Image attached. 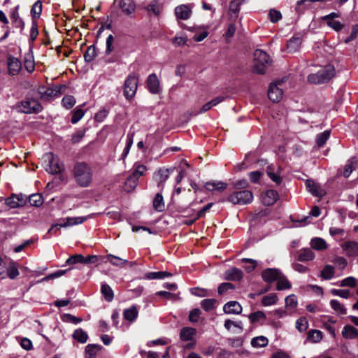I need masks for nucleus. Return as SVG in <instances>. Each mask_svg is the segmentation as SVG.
I'll use <instances>...</instances> for the list:
<instances>
[{
  "label": "nucleus",
  "instance_id": "nucleus-1",
  "mask_svg": "<svg viewBox=\"0 0 358 358\" xmlns=\"http://www.w3.org/2000/svg\"><path fill=\"white\" fill-rule=\"evenodd\" d=\"M73 176L76 183L80 187H89L93 179L92 169L87 163L78 162L73 168Z\"/></svg>",
  "mask_w": 358,
  "mask_h": 358
},
{
  "label": "nucleus",
  "instance_id": "nucleus-2",
  "mask_svg": "<svg viewBox=\"0 0 358 358\" xmlns=\"http://www.w3.org/2000/svg\"><path fill=\"white\" fill-rule=\"evenodd\" d=\"M35 92H29L25 99L16 105V109L23 113H38L41 111V103L34 98Z\"/></svg>",
  "mask_w": 358,
  "mask_h": 358
},
{
  "label": "nucleus",
  "instance_id": "nucleus-3",
  "mask_svg": "<svg viewBox=\"0 0 358 358\" xmlns=\"http://www.w3.org/2000/svg\"><path fill=\"white\" fill-rule=\"evenodd\" d=\"M336 70L332 64H327L320 69L317 73L308 76V81L310 83L319 85L328 83L334 77Z\"/></svg>",
  "mask_w": 358,
  "mask_h": 358
},
{
  "label": "nucleus",
  "instance_id": "nucleus-4",
  "mask_svg": "<svg viewBox=\"0 0 358 358\" xmlns=\"http://www.w3.org/2000/svg\"><path fill=\"white\" fill-rule=\"evenodd\" d=\"M271 63L270 56L266 52L259 49L255 51L253 59V71L255 73L264 74Z\"/></svg>",
  "mask_w": 358,
  "mask_h": 358
},
{
  "label": "nucleus",
  "instance_id": "nucleus-5",
  "mask_svg": "<svg viewBox=\"0 0 358 358\" xmlns=\"http://www.w3.org/2000/svg\"><path fill=\"white\" fill-rule=\"evenodd\" d=\"M253 200V194L249 190L236 191L230 194L228 201L233 204L245 205Z\"/></svg>",
  "mask_w": 358,
  "mask_h": 358
},
{
  "label": "nucleus",
  "instance_id": "nucleus-6",
  "mask_svg": "<svg viewBox=\"0 0 358 358\" xmlns=\"http://www.w3.org/2000/svg\"><path fill=\"white\" fill-rule=\"evenodd\" d=\"M138 76L136 73L130 74L125 80L124 95L127 99H131L136 94L138 87Z\"/></svg>",
  "mask_w": 358,
  "mask_h": 358
},
{
  "label": "nucleus",
  "instance_id": "nucleus-7",
  "mask_svg": "<svg viewBox=\"0 0 358 358\" xmlns=\"http://www.w3.org/2000/svg\"><path fill=\"white\" fill-rule=\"evenodd\" d=\"M27 201L26 195L20 194H12L5 199V204L10 208H17L25 206Z\"/></svg>",
  "mask_w": 358,
  "mask_h": 358
},
{
  "label": "nucleus",
  "instance_id": "nucleus-8",
  "mask_svg": "<svg viewBox=\"0 0 358 358\" xmlns=\"http://www.w3.org/2000/svg\"><path fill=\"white\" fill-rule=\"evenodd\" d=\"M133 172L132 174L129 176L127 179V184H128L129 182H132L133 187H136L137 185V182L138 178L143 176L144 173L147 171V167L141 164L135 163L133 166Z\"/></svg>",
  "mask_w": 358,
  "mask_h": 358
},
{
  "label": "nucleus",
  "instance_id": "nucleus-9",
  "mask_svg": "<svg viewBox=\"0 0 358 358\" xmlns=\"http://www.w3.org/2000/svg\"><path fill=\"white\" fill-rule=\"evenodd\" d=\"M282 80H278L271 83L268 90V96L273 102H278L282 97V90L279 87Z\"/></svg>",
  "mask_w": 358,
  "mask_h": 358
},
{
  "label": "nucleus",
  "instance_id": "nucleus-10",
  "mask_svg": "<svg viewBox=\"0 0 358 358\" xmlns=\"http://www.w3.org/2000/svg\"><path fill=\"white\" fill-rule=\"evenodd\" d=\"M105 262L110 263L113 266L122 268L124 265L129 267H133L136 265V262H129L127 259H122L117 256L108 254L104 257Z\"/></svg>",
  "mask_w": 358,
  "mask_h": 358
},
{
  "label": "nucleus",
  "instance_id": "nucleus-11",
  "mask_svg": "<svg viewBox=\"0 0 358 358\" xmlns=\"http://www.w3.org/2000/svg\"><path fill=\"white\" fill-rule=\"evenodd\" d=\"M177 19L187 20L192 14V6L191 4H182L178 6L174 10Z\"/></svg>",
  "mask_w": 358,
  "mask_h": 358
},
{
  "label": "nucleus",
  "instance_id": "nucleus-12",
  "mask_svg": "<svg viewBox=\"0 0 358 358\" xmlns=\"http://www.w3.org/2000/svg\"><path fill=\"white\" fill-rule=\"evenodd\" d=\"M47 156L49 159V164L46 171L51 174L60 173L64 169L63 164L59 159L54 157L52 153H48Z\"/></svg>",
  "mask_w": 358,
  "mask_h": 358
},
{
  "label": "nucleus",
  "instance_id": "nucleus-13",
  "mask_svg": "<svg viewBox=\"0 0 358 358\" xmlns=\"http://www.w3.org/2000/svg\"><path fill=\"white\" fill-rule=\"evenodd\" d=\"M150 17H159L162 13L163 7L158 0L150 1L147 6L143 7Z\"/></svg>",
  "mask_w": 358,
  "mask_h": 358
},
{
  "label": "nucleus",
  "instance_id": "nucleus-14",
  "mask_svg": "<svg viewBox=\"0 0 358 358\" xmlns=\"http://www.w3.org/2000/svg\"><path fill=\"white\" fill-rule=\"evenodd\" d=\"M85 220H87V217H66L63 220L62 222L57 223L56 224H53L51 228L48 230V233H50L53 231L55 227H66L69 226H73L78 224L83 223Z\"/></svg>",
  "mask_w": 358,
  "mask_h": 358
},
{
  "label": "nucleus",
  "instance_id": "nucleus-15",
  "mask_svg": "<svg viewBox=\"0 0 358 358\" xmlns=\"http://www.w3.org/2000/svg\"><path fill=\"white\" fill-rule=\"evenodd\" d=\"M281 273L278 268H268L262 271V278L264 282L272 283L280 278Z\"/></svg>",
  "mask_w": 358,
  "mask_h": 358
},
{
  "label": "nucleus",
  "instance_id": "nucleus-16",
  "mask_svg": "<svg viewBox=\"0 0 358 358\" xmlns=\"http://www.w3.org/2000/svg\"><path fill=\"white\" fill-rule=\"evenodd\" d=\"M7 64L9 74L12 76L17 75L22 69L20 61L13 56L8 57Z\"/></svg>",
  "mask_w": 358,
  "mask_h": 358
},
{
  "label": "nucleus",
  "instance_id": "nucleus-17",
  "mask_svg": "<svg viewBox=\"0 0 358 358\" xmlns=\"http://www.w3.org/2000/svg\"><path fill=\"white\" fill-rule=\"evenodd\" d=\"M266 173L268 178L277 185L282 182L280 176V167L278 166L270 165L266 169Z\"/></svg>",
  "mask_w": 358,
  "mask_h": 358
},
{
  "label": "nucleus",
  "instance_id": "nucleus-18",
  "mask_svg": "<svg viewBox=\"0 0 358 358\" xmlns=\"http://www.w3.org/2000/svg\"><path fill=\"white\" fill-rule=\"evenodd\" d=\"M342 248L348 257L358 256V243L348 241L342 244Z\"/></svg>",
  "mask_w": 358,
  "mask_h": 358
},
{
  "label": "nucleus",
  "instance_id": "nucleus-19",
  "mask_svg": "<svg viewBox=\"0 0 358 358\" xmlns=\"http://www.w3.org/2000/svg\"><path fill=\"white\" fill-rule=\"evenodd\" d=\"M279 195L277 191L269 189L262 194V202L265 206H272L277 201Z\"/></svg>",
  "mask_w": 358,
  "mask_h": 358
},
{
  "label": "nucleus",
  "instance_id": "nucleus-20",
  "mask_svg": "<svg viewBox=\"0 0 358 358\" xmlns=\"http://www.w3.org/2000/svg\"><path fill=\"white\" fill-rule=\"evenodd\" d=\"M306 187L309 192L313 196L322 197L324 194V191L321 187L312 180H307L306 181Z\"/></svg>",
  "mask_w": 358,
  "mask_h": 358
},
{
  "label": "nucleus",
  "instance_id": "nucleus-21",
  "mask_svg": "<svg viewBox=\"0 0 358 358\" xmlns=\"http://www.w3.org/2000/svg\"><path fill=\"white\" fill-rule=\"evenodd\" d=\"M243 273L238 268L233 267L224 272V279L232 281H239L243 278Z\"/></svg>",
  "mask_w": 358,
  "mask_h": 358
},
{
  "label": "nucleus",
  "instance_id": "nucleus-22",
  "mask_svg": "<svg viewBox=\"0 0 358 358\" xmlns=\"http://www.w3.org/2000/svg\"><path fill=\"white\" fill-rule=\"evenodd\" d=\"M242 306L240 303L235 301L227 302L223 307V310L227 314H236L238 315L242 312Z\"/></svg>",
  "mask_w": 358,
  "mask_h": 358
},
{
  "label": "nucleus",
  "instance_id": "nucleus-23",
  "mask_svg": "<svg viewBox=\"0 0 358 358\" xmlns=\"http://www.w3.org/2000/svg\"><path fill=\"white\" fill-rule=\"evenodd\" d=\"M169 176V170L168 169L161 168L154 173V179L157 182L159 187L163 188L164 183Z\"/></svg>",
  "mask_w": 358,
  "mask_h": 358
},
{
  "label": "nucleus",
  "instance_id": "nucleus-24",
  "mask_svg": "<svg viewBox=\"0 0 358 358\" xmlns=\"http://www.w3.org/2000/svg\"><path fill=\"white\" fill-rule=\"evenodd\" d=\"M204 187L209 192L217 191L221 192L227 188V184L222 181L213 180L206 182Z\"/></svg>",
  "mask_w": 358,
  "mask_h": 358
},
{
  "label": "nucleus",
  "instance_id": "nucleus-25",
  "mask_svg": "<svg viewBox=\"0 0 358 358\" xmlns=\"http://www.w3.org/2000/svg\"><path fill=\"white\" fill-rule=\"evenodd\" d=\"M147 85L152 94H157L159 92V81L155 73L149 75L147 79Z\"/></svg>",
  "mask_w": 358,
  "mask_h": 358
},
{
  "label": "nucleus",
  "instance_id": "nucleus-26",
  "mask_svg": "<svg viewBox=\"0 0 358 358\" xmlns=\"http://www.w3.org/2000/svg\"><path fill=\"white\" fill-rule=\"evenodd\" d=\"M296 259L300 262H308L315 258V254L310 248H302L297 251Z\"/></svg>",
  "mask_w": 358,
  "mask_h": 358
},
{
  "label": "nucleus",
  "instance_id": "nucleus-27",
  "mask_svg": "<svg viewBox=\"0 0 358 358\" xmlns=\"http://www.w3.org/2000/svg\"><path fill=\"white\" fill-rule=\"evenodd\" d=\"M357 164L358 161L355 157L350 158L344 166V171L342 173L343 176L348 178L352 172L357 169Z\"/></svg>",
  "mask_w": 358,
  "mask_h": 358
},
{
  "label": "nucleus",
  "instance_id": "nucleus-28",
  "mask_svg": "<svg viewBox=\"0 0 358 358\" xmlns=\"http://www.w3.org/2000/svg\"><path fill=\"white\" fill-rule=\"evenodd\" d=\"M120 8L126 15H131L136 10V3L134 0H121Z\"/></svg>",
  "mask_w": 358,
  "mask_h": 358
},
{
  "label": "nucleus",
  "instance_id": "nucleus-29",
  "mask_svg": "<svg viewBox=\"0 0 358 358\" xmlns=\"http://www.w3.org/2000/svg\"><path fill=\"white\" fill-rule=\"evenodd\" d=\"M196 334V329L193 327H183L180 332V338L182 341H192Z\"/></svg>",
  "mask_w": 358,
  "mask_h": 358
},
{
  "label": "nucleus",
  "instance_id": "nucleus-30",
  "mask_svg": "<svg viewBox=\"0 0 358 358\" xmlns=\"http://www.w3.org/2000/svg\"><path fill=\"white\" fill-rule=\"evenodd\" d=\"M302 39L299 36H294L287 43V50L289 52H295L300 48Z\"/></svg>",
  "mask_w": 358,
  "mask_h": 358
},
{
  "label": "nucleus",
  "instance_id": "nucleus-31",
  "mask_svg": "<svg viewBox=\"0 0 358 358\" xmlns=\"http://www.w3.org/2000/svg\"><path fill=\"white\" fill-rule=\"evenodd\" d=\"M342 336L345 339H355L358 337V329L350 324H347L342 330Z\"/></svg>",
  "mask_w": 358,
  "mask_h": 358
},
{
  "label": "nucleus",
  "instance_id": "nucleus-32",
  "mask_svg": "<svg viewBox=\"0 0 358 358\" xmlns=\"http://www.w3.org/2000/svg\"><path fill=\"white\" fill-rule=\"evenodd\" d=\"M323 338L322 332L317 329H311L307 334L306 341L312 343H320Z\"/></svg>",
  "mask_w": 358,
  "mask_h": 358
},
{
  "label": "nucleus",
  "instance_id": "nucleus-33",
  "mask_svg": "<svg viewBox=\"0 0 358 358\" xmlns=\"http://www.w3.org/2000/svg\"><path fill=\"white\" fill-rule=\"evenodd\" d=\"M6 277L10 279H15L19 275L20 272L15 262H10L6 269Z\"/></svg>",
  "mask_w": 358,
  "mask_h": 358
},
{
  "label": "nucleus",
  "instance_id": "nucleus-34",
  "mask_svg": "<svg viewBox=\"0 0 358 358\" xmlns=\"http://www.w3.org/2000/svg\"><path fill=\"white\" fill-rule=\"evenodd\" d=\"M153 208L157 212H162L165 209V204L161 193H157L153 199Z\"/></svg>",
  "mask_w": 358,
  "mask_h": 358
},
{
  "label": "nucleus",
  "instance_id": "nucleus-35",
  "mask_svg": "<svg viewBox=\"0 0 358 358\" xmlns=\"http://www.w3.org/2000/svg\"><path fill=\"white\" fill-rule=\"evenodd\" d=\"M171 275L172 274L167 271L148 272L145 274V278L147 280L164 279Z\"/></svg>",
  "mask_w": 358,
  "mask_h": 358
},
{
  "label": "nucleus",
  "instance_id": "nucleus-36",
  "mask_svg": "<svg viewBox=\"0 0 358 358\" xmlns=\"http://www.w3.org/2000/svg\"><path fill=\"white\" fill-rule=\"evenodd\" d=\"M101 292L104 296V299L110 302L114 298V293L111 287L106 282H102L101 286Z\"/></svg>",
  "mask_w": 358,
  "mask_h": 358
},
{
  "label": "nucleus",
  "instance_id": "nucleus-37",
  "mask_svg": "<svg viewBox=\"0 0 358 358\" xmlns=\"http://www.w3.org/2000/svg\"><path fill=\"white\" fill-rule=\"evenodd\" d=\"M310 245L313 249L322 250L327 248L326 241L322 238H314L311 239Z\"/></svg>",
  "mask_w": 358,
  "mask_h": 358
},
{
  "label": "nucleus",
  "instance_id": "nucleus-38",
  "mask_svg": "<svg viewBox=\"0 0 358 358\" xmlns=\"http://www.w3.org/2000/svg\"><path fill=\"white\" fill-rule=\"evenodd\" d=\"M241 262L245 264L243 266L244 269L247 273H251L258 266L257 261L250 259V258H243Z\"/></svg>",
  "mask_w": 358,
  "mask_h": 358
},
{
  "label": "nucleus",
  "instance_id": "nucleus-39",
  "mask_svg": "<svg viewBox=\"0 0 358 358\" xmlns=\"http://www.w3.org/2000/svg\"><path fill=\"white\" fill-rule=\"evenodd\" d=\"M138 314V311L135 306L125 309L124 311V318L129 322H134L137 318Z\"/></svg>",
  "mask_w": 358,
  "mask_h": 358
},
{
  "label": "nucleus",
  "instance_id": "nucleus-40",
  "mask_svg": "<svg viewBox=\"0 0 358 358\" xmlns=\"http://www.w3.org/2000/svg\"><path fill=\"white\" fill-rule=\"evenodd\" d=\"M72 337L73 339L81 343H86L88 339L87 334L80 328L74 331L73 334H72Z\"/></svg>",
  "mask_w": 358,
  "mask_h": 358
},
{
  "label": "nucleus",
  "instance_id": "nucleus-41",
  "mask_svg": "<svg viewBox=\"0 0 358 358\" xmlns=\"http://www.w3.org/2000/svg\"><path fill=\"white\" fill-rule=\"evenodd\" d=\"M101 349V345L98 344H89L85 348L86 355L89 358H94L98 352Z\"/></svg>",
  "mask_w": 358,
  "mask_h": 358
},
{
  "label": "nucleus",
  "instance_id": "nucleus-42",
  "mask_svg": "<svg viewBox=\"0 0 358 358\" xmlns=\"http://www.w3.org/2000/svg\"><path fill=\"white\" fill-rule=\"evenodd\" d=\"M276 289L278 290L289 289L291 288V283L287 278L281 273L278 279H277Z\"/></svg>",
  "mask_w": 358,
  "mask_h": 358
},
{
  "label": "nucleus",
  "instance_id": "nucleus-43",
  "mask_svg": "<svg viewBox=\"0 0 358 358\" xmlns=\"http://www.w3.org/2000/svg\"><path fill=\"white\" fill-rule=\"evenodd\" d=\"M53 93L54 90L52 88L45 86H40L37 92V94H40L41 98L45 100H48L52 97Z\"/></svg>",
  "mask_w": 358,
  "mask_h": 358
},
{
  "label": "nucleus",
  "instance_id": "nucleus-44",
  "mask_svg": "<svg viewBox=\"0 0 358 358\" xmlns=\"http://www.w3.org/2000/svg\"><path fill=\"white\" fill-rule=\"evenodd\" d=\"M42 12V2L41 1H36L31 7V15L33 20L38 19Z\"/></svg>",
  "mask_w": 358,
  "mask_h": 358
},
{
  "label": "nucleus",
  "instance_id": "nucleus-45",
  "mask_svg": "<svg viewBox=\"0 0 358 358\" xmlns=\"http://www.w3.org/2000/svg\"><path fill=\"white\" fill-rule=\"evenodd\" d=\"M31 206L38 207L43 203V199L40 194H32L27 198Z\"/></svg>",
  "mask_w": 358,
  "mask_h": 358
},
{
  "label": "nucleus",
  "instance_id": "nucleus-46",
  "mask_svg": "<svg viewBox=\"0 0 358 358\" xmlns=\"http://www.w3.org/2000/svg\"><path fill=\"white\" fill-rule=\"evenodd\" d=\"M278 301V296L276 294H269L264 296L262 299V304L264 306L274 305Z\"/></svg>",
  "mask_w": 358,
  "mask_h": 358
},
{
  "label": "nucleus",
  "instance_id": "nucleus-47",
  "mask_svg": "<svg viewBox=\"0 0 358 358\" xmlns=\"http://www.w3.org/2000/svg\"><path fill=\"white\" fill-rule=\"evenodd\" d=\"M308 327V321L305 317H300L296 322V329L299 332H305Z\"/></svg>",
  "mask_w": 358,
  "mask_h": 358
},
{
  "label": "nucleus",
  "instance_id": "nucleus-48",
  "mask_svg": "<svg viewBox=\"0 0 358 358\" xmlns=\"http://www.w3.org/2000/svg\"><path fill=\"white\" fill-rule=\"evenodd\" d=\"M334 267L331 265H326L321 271L320 276L324 280H330L334 275Z\"/></svg>",
  "mask_w": 358,
  "mask_h": 358
},
{
  "label": "nucleus",
  "instance_id": "nucleus-49",
  "mask_svg": "<svg viewBox=\"0 0 358 358\" xmlns=\"http://www.w3.org/2000/svg\"><path fill=\"white\" fill-rule=\"evenodd\" d=\"M216 303L217 301L215 299H206L201 301V306L204 310L210 311L215 308Z\"/></svg>",
  "mask_w": 358,
  "mask_h": 358
},
{
  "label": "nucleus",
  "instance_id": "nucleus-50",
  "mask_svg": "<svg viewBox=\"0 0 358 358\" xmlns=\"http://www.w3.org/2000/svg\"><path fill=\"white\" fill-rule=\"evenodd\" d=\"M96 50L94 45H90L87 48V50L84 54V58L85 62H91L96 57Z\"/></svg>",
  "mask_w": 358,
  "mask_h": 358
},
{
  "label": "nucleus",
  "instance_id": "nucleus-51",
  "mask_svg": "<svg viewBox=\"0 0 358 358\" xmlns=\"http://www.w3.org/2000/svg\"><path fill=\"white\" fill-rule=\"evenodd\" d=\"M331 307L338 314L345 315L347 313L346 308L338 301L331 299L330 301Z\"/></svg>",
  "mask_w": 358,
  "mask_h": 358
},
{
  "label": "nucleus",
  "instance_id": "nucleus-52",
  "mask_svg": "<svg viewBox=\"0 0 358 358\" xmlns=\"http://www.w3.org/2000/svg\"><path fill=\"white\" fill-rule=\"evenodd\" d=\"M268 343V341L267 338L263 336L255 337L251 341L252 345L255 348L265 347Z\"/></svg>",
  "mask_w": 358,
  "mask_h": 358
},
{
  "label": "nucleus",
  "instance_id": "nucleus-53",
  "mask_svg": "<svg viewBox=\"0 0 358 358\" xmlns=\"http://www.w3.org/2000/svg\"><path fill=\"white\" fill-rule=\"evenodd\" d=\"M286 308L293 309L297 306V298L294 294H290L285 299Z\"/></svg>",
  "mask_w": 358,
  "mask_h": 358
},
{
  "label": "nucleus",
  "instance_id": "nucleus-54",
  "mask_svg": "<svg viewBox=\"0 0 358 358\" xmlns=\"http://www.w3.org/2000/svg\"><path fill=\"white\" fill-rule=\"evenodd\" d=\"M330 136V131H324V132L318 134L317 136L316 142L319 147L323 146L325 143L327 142V139L329 138Z\"/></svg>",
  "mask_w": 358,
  "mask_h": 358
},
{
  "label": "nucleus",
  "instance_id": "nucleus-55",
  "mask_svg": "<svg viewBox=\"0 0 358 358\" xmlns=\"http://www.w3.org/2000/svg\"><path fill=\"white\" fill-rule=\"evenodd\" d=\"M248 318L250 319L251 323H255L262 319H265L266 315L264 312L258 310L250 314Z\"/></svg>",
  "mask_w": 358,
  "mask_h": 358
},
{
  "label": "nucleus",
  "instance_id": "nucleus-56",
  "mask_svg": "<svg viewBox=\"0 0 358 358\" xmlns=\"http://www.w3.org/2000/svg\"><path fill=\"white\" fill-rule=\"evenodd\" d=\"M85 135V129H79L71 136V143L75 144L79 143Z\"/></svg>",
  "mask_w": 358,
  "mask_h": 358
},
{
  "label": "nucleus",
  "instance_id": "nucleus-57",
  "mask_svg": "<svg viewBox=\"0 0 358 358\" xmlns=\"http://www.w3.org/2000/svg\"><path fill=\"white\" fill-rule=\"evenodd\" d=\"M84 256L82 255H75L69 257L66 261V264L68 265L76 264H83Z\"/></svg>",
  "mask_w": 358,
  "mask_h": 358
},
{
  "label": "nucleus",
  "instance_id": "nucleus-58",
  "mask_svg": "<svg viewBox=\"0 0 358 358\" xmlns=\"http://www.w3.org/2000/svg\"><path fill=\"white\" fill-rule=\"evenodd\" d=\"M341 286L355 287L357 285V279L354 277H348L341 281Z\"/></svg>",
  "mask_w": 358,
  "mask_h": 358
},
{
  "label": "nucleus",
  "instance_id": "nucleus-59",
  "mask_svg": "<svg viewBox=\"0 0 358 358\" xmlns=\"http://www.w3.org/2000/svg\"><path fill=\"white\" fill-rule=\"evenodd\" d=\"M235 286L231 282H222L219 287L217 292L220 295L225 294L229 289H234Z\"/></svg>",
  "mask_w": 358,
  "mask_h": 358
},
{
  "label": "nucleus",
  "instance_id": "nucleus-60",
  "mask_svg": "<svg viewBox=\"0 0 358 358\" xmlns=\"http://www.w3.org/2000/svg\"><path fill=\"white\" fill-rule=\"evenodd\" d=\"M62 104L63 106L67 108L70 109L76 103V99L73 96H65L62 99Z\"/></svg>",
  "mask_w": 358,
  "mask_h": 358
},
{
  "label": "nucleus",
  "instance_id": "nucleus-61",
  "mask_svg": "<svg viewBox=\"0 0 358 358\" xmlns=\"http://www.w3.org/2000/svg\"><path fill=\"white\" fill-rule=\"evenodd\" d=\"M213 203H209L206 206H205L203 208H202L199 211L197 212L194 219L191 221L189 223H193L195 220H199V218L203 217L207 211H208L210 208L213 206Z\"/></svg>",
  "mask_w": 358,
  "mask_h": 358
},
{
  "label": "nucleus",
  "instance_id": "nucleus-62",
  "mask_svg": "<svg viewBox=\"0 0 358 358\" xmlns=\"http://www.w3.org/2000/svg\"><path fill=\"white\" fill-rule=\"evenodd\" d=\"M268 16L271 22L273 23L278 22L282 18L281 13L275 9H271Z\"/></svg>",
  "mask_w": 358,
  "mask_h": 358
},
{
  "label": "nucleus",
  "instance_id": "nucleus-63",
  "mask_svg": "<svg viewBox=\"0 0 358 358\" xmlns=\"http://www.w3.org/2000/svg\"><path fill=\"white\" fill-rule=\"evenodd\" d=\"M201 314V312L199 308L193 309L189 313V320L192 323L197 322L200 317Z\"/></svg>",
  "mask_w": 358,
  "mask_h": 358
},
{
  "label": "nucleus",
  "instance_id": "nucleus-64",
  "mask_svg": "<svg viewBox=\"0 0 358 358\" xmlns=\"http://www.w3.org/2000/svg\"><path fill=\"white\" fill-rule=\"evenodd\" d=\"M84 115L83 110L80 108H77L73 111V113L71 117V122L73 124L77 123Z\"/></svg>",
  "mask_w": 358,
  "mask_h": 358
}]
</instances>
